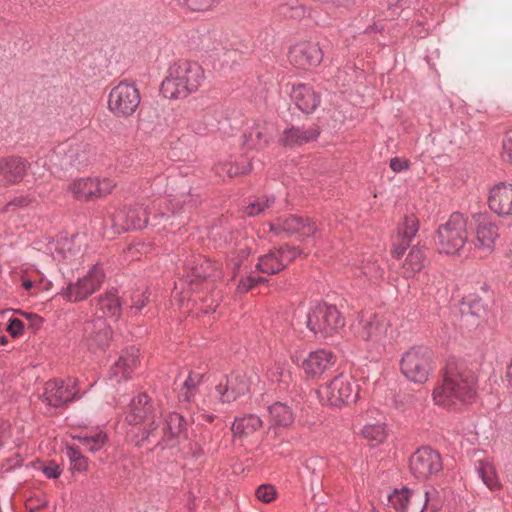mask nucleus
I'll use <instances>...</instances> for the list:
<instances>
[{
    "label": "nucleus",
    "mask_w": 512,
    "mask_h": 512,
    "mask_svg": "<svg viewBox=\"0 0 512 512\" xmlns=\"http://www.w3.org/2000/svg\"><path fill=\"white\" fill-rule=\"evenodd\" d=\"M477 395V377L463 362L449 359L442 382L433 390L435 404L450 408L471 404Z\"/></svg>",
    "instance_id": "1"
},
{
    "label": "nucleus",
    "mask_w": 512,
    "mask_h": 512,
    "mask_svg": "<svg viewBox=\"0 0 512 512\" xmlns=\"http://www.w3.org/2000/svg\"><path fill=\"white\" fill-rule=\"evenodd\" d=\"M204 78V70L198 63L181 60L169 67L160 91L168 99H185L199 89Z\"/></svg>",
    "instance_id": "2"
},
{
    "label": "nucleus",
    "mask_w": 512,
    "mask_h": 512,
    "mask_svg": "<svg viewBox=\"0 0 512 512\" xmlns=\"http://www.w3.org/2000/svg\"><path fill=\"white\" fill-rule=\"evenodd\" d=\"M468 240L467 221L462 213L455 212L438 227L437 247L440 253L460 255Z\"/></svg>",
    "instance_id": "3"
},
{
    "label": "nucleus",
    "mask_w": 512,
    "mask_h": 512,
    "mask_svg": "<svg viewBox=\"0 0 512 512\" xmlns=\"http://www.w3.org/2000/svg\"><path fill=\"white\" fill-rule=\"evenodd\" d=\"M345 320L339 310L326 303L315 305L306 315V326L315 335L328 338L344 327Z\"/></svg>",
    "instance_id": "4"
},
{
    "label": "nucleus",
    "mask_w": 512,
    "mask_h": 512,
    "mask_svg": "<svg viewBox=\"0 0 512 512\" xmlns=\"http://www.w3.org/2000/svg\"><path fill=\"white\" fill-rule=\"evenodd\" d=\"M432 351L422 345L413 346L406 351L400 361L403 375L411 382L425 383L433 369Z\"/></svg>",
    "instance_id": "5"
},
{
    "label": "nucleus",
    "mask_w": 512,
    "mask_h": 512,
    "mask_svg": "<svg viewBox=\"0 0 512 512\" xmlns=\"http://www.w3.org/2000/svg\"><path fill=\"white\" fill-rule=\"evenodd\" d=\"M321 401L333 407L354 403L358 398V386L343 375L334 377L317 391Z\"/></svg>",
    "instance_id": "6"
},
{
    "label": "nucleus",
    "mask_w": 512,
    "mask_h": 512,
    "mask_svg": "<svg viewBox=\"0 0 512 512\" xmlns=\"http://www.w3.org/2000/svg\"><path fill=\"white\" fill-rule=\"evenodd\" d=\"M141 98L133 83L121 81L108 95V109L116 117H129L135 113Z\"/></svg>",
    "instance_id": "7"
},
{
    "label": "nucleus",
    "mask_w": 512,
    "mask_h": 512,
    "mask_svg": "<svg viewBox=\"0 0 512 512\" xmlns=\"http://www.w3.org/2000/svg\"><path fill=\"white\" fill-rule=\"evenodd\" d=\"M90 151V146L86 143L65 142L55 148L50 161L61 170L73 167L79 169L88 164Z\"/></svg>",
    "instance_id": "8"
},
{
    "label": "nucleus",
    "mask_w": 512,
    "mask_h": 512,
    "mask_svg": "<svg viewBox=\"0 0 512 512\" xmlns=\"http://www.w3.org/2000/svg\"><path fill=\"white\" fill-rule=\"evenodd\" d=\"M409 467L414 477L426 480L443 469V462L437 450L430 446H422L411 455Z\"/></svg>",
    "instance_id": "9"
},
{
    "label": "nucleus",
    "mask_w": 512,
    "mask_h": 512,
    "mask_svg": "<svg viewBox=\"0 0 512 512\" xmlns=\"http://www.w3.org/2000/svg\"><path fill=\"white\" fill-rule=\"evenodd\" d=\"M78 394L76 379H53L45 383L41 398L47 405L59 408L77 400Z\"/></svg>",
    "instance_id": "10"
},
{
    "label": "nucleus",
    "mask_w": 512,
    "mask_h": 512,
    "mask_svg": "<svg viewBox=\"0 0 512 512\" xmlns=\"http://www.w3.org/2000/svg\"><path fill=\"white\" fill-rule=\"evenodd\" d=\"M114 187L115 183L109 178L87 177L74 180L69 190L77 200L90 201L110 194Z\"/></svg>",
    "instance_id": "11"
},
{
    "label": "nucleus",
    "mask_w": 512,
    "mask_h": 512,
    "mask_svg": "<svg viewBox=\"0 0 512 512\" xmlns=\"http://www.w3.org/2000/svg\"><path fill=\"white\" fill-rule=\"evenodd\" d=\"M104 278L105 275L102 267L99 264H95L83 278L67 286L64 296L69 301H82L103 284Z\"/></svg>",
    "instance_id": "12"
},
{
    "label": "nucleus",
    "mask_w": 512,
    "mask_h": 512,
    "mask_svg": "<svg viewBox=\"0 0 512 512\" xmlns=\"http://www.w3.org/2000/svg\"><path fill=\"white\" fill-rule=\"evenodd\" d=\"M215 390L221 403L230 404L250 392V381L246 374L233 372L225 375Z\"/></svg>",
    "instance_id": "13"
},
{
    "label": "nucleus",
    "mask_w": 512,
    "mask_h": 512,
    "mask_svg": "<svg viewBox=\"0 0 512 512\" xmlns=\"http://www.w3.org/2000/svg\"><path fill=\"white\" fill-rule=\"evenodd\" d=\"M270 231L275 234L286 233L288 236L300 234L304 237H313L318 231L317 225L310 218L297 215L280 217L270 224Z\"/></svg>",
    "instance_id": "14"
},
{
    "label": "nucleus",
    "mask_w": 512,
    "mask_h": 512,
    "mask_svg": "<svg viewBox=\"0 0 512 512\" xmlns=\"http://www.w3.org/2000/svg\"><path fill=\"white\" fill-rule=\"evenodd\" d=\"M170 184L173 192L170 200L173 214L185 213L197 206L199 202L198 195L192 193V187L188 179L185 177L172 178Z\"/></svg>",
    "instance_id": "15"
},
{
    "label": "nucleus",
    "mask_w": 512,
    "mask_h": 512,
    "mask_svg": "<svg viewBox=\"0 0 512 512\" xmlns=\"http://www.w3.org/2000/svg\"><path fill=\"white\" fill-rule=\"evenodd\" d=\"M288 57L293 66L307 69L321 63L323 52L318 43L304 41L291 47Z\"/></svg>",
    "instance_id": "16"
},
{
    "label": "nucleus",
    "mask_w": 512,
    "mask_h": 512,
    "mask_svg": "<svg viewBox=\"0 0 512 512\" xmlns=\"http://www.w3.org/2000/svg\"><path fill=\"white\" fill-rule=\"evenodd\" d=\"M111 338V328L106 319L96 317L84 323L83 340L92 351L104 349Z\"/></svg>",
    "instance_id": "17"
},
{
    "label": "nucleus",
    "mask_w": 512,
    "mask_h": 512,
    "mask_svg": "<svg viewBox=\"0 0 512 512\" xmlns=\"http://www.w3.org/2000/svg\"><path fill=\"white\" fill-rule=\"evenodd\" d=\"M148 223L146 210L141 206L124 207L113 216V227L118 233L142 229Z\"/></svg>",
    "instance_id": "18"
},
{
    "label": "nucleus",
    "mask_w": 512,
    "mask_h": 512,
    "mask_svg": "<svg viewBox=\"0 0 512 512\" xmlns=\"http://www.w3.org/2000/svg\"><path fill=\"white\" fill-rule=\"evenodd\" d=\"M145 443L152 444L151 450L169 449L166 444V430L163 419L156 415L143 427L140 434L135 435V445L142 447Z\"/></svg>",
    "instance_id": "19"
},
{
    "label": "nucleus",
    "mask_w": 512,
    "mask_h": 512,
    "mask_svg": "<svg viewBox=\"0 0 512 512\" xmlns=\"http://www.w3.org/2000/svg\"><path fill=\"white\" fill-rule=\"evenodd\" d=\"M361 330L359 336L362 340L370 342L375 349L384 346L388 323L382 317L371 314L360 321Z\"/></svg>",
    "instance_id": "20"
},
{
    "label": "nucleus",
    "mask_w": 512,
    "mask_h": 512,
    "mask_svg": "<svg viewBox=\"0 0 512 512\" xmlns=\"http://www.w3.org/2000/svg\"><path fill=\"white\" fill-rule=\"evenodd\" d=\"M336 356L328 350L317 349L311 351L308 356L302 361L301 368L310 377H319L326 370L334 366Z\"/></svg>",
    "instance_id": "21"
},
{
    "label": "nucleus",
    "mask_w": 512,
    "mask_h": 512,
    "mask_svg": "<svg viewBox=\"0 0 512 512\" xmlns=\"http://www.w3.org/2000/svg\"><path fill=\"white\" fill-rule=\"evenodd\" d=\"M158 415L151 399L145 393L138 394L129 404L125 420L129 425H137Z\"/></svg>",
    "instance_id": "22"
},
{
    "label": "nucleus",
    "mask_w": 512,
    "mask_h": 512,
    "mask_svg": "<svg viewBox=\"0 0 512 512\" xmlns=\"http://www.w3.org/2000/svg\"><path fill=\"white\" fill-rule=\"evenodd\" d=\"M489 208L500 216H512V184L500 182L491 190Z\"/></svg>",
    "instance_id": "23"
},
{
    "label": "nucleus",
    "mask_w": 512,
    "mask_h": 512,
    "mask_svg": "<svg viewBox=\"0 0 512 512\" xmlns=\"http://www.w3.org/2000/svg\"><path fill=\"white\" fill-rule=\"evenodd\" d=\"M320 135L318 126L286 128L279 138V142L285 147H298L315 141Z\"/></svg>",
    "instance_id": "24"
},
{
    "label": "nucleus",
    "mask_w": 512,
    "mask_h": 512,
    "mask_svg": "<svg viewBox=\"0 0 512 512\" xmlns=\"http://www.w3.org/2000/svg\"><path fill=\"white\" fill-rule=\"evenodd\" d=\"M274 134V124L266 121H257L254 125L244 134V145L247 149L262 150Z\"/></svg>",
    "instance_id": "25"
},
{
    "label": "nucleus",
    "mask_w": 512,
    "mask_h": 512,
    "mask_svg": "<svg viewBox=\"0 0 512 512\" xmlns=\"http://www.w3.org/2000/svg\"><path fill=\"white\" fill-rule=\"evenodd\" d=\"M461 320L467 326H477L487 315V305L476 295H469L460 303Z\"/></svg>",
    "instance_id": "26"
},
{
    "label": "nucleus",
    "mask_w": 512,
    "mask_h": 512,
    "mask_svg": "<svg viewBox=\"0 0 512 512\" xmlns=\"http://www.w3.org/2000/svg\"><path fill=\"white\" fill-rule=\"evenodd\" d=\"M291 98L295 105L303 113H313L321 103L320 95L307 84L294 85L291 91Z\"/></svg>",
    "instance_id": "27"
},
{
    "label": "nucleus",
    "mask_w": 512,
    "mask_h": 512,
    "mask_svg": "<svg viewBox=\"0 0 512 512\" xmlns=\"http://www.w3.org/2000/svg\"><path fill=\"white\" fill-rule=\"evenodd\" d=\"M164 421L166 430V444L169 449L178 446L181 441L187 439V421L181 414L172 412Z\"/></svg>",
    "instance_id": "28"
},
{
    "label": "nucleus",
    "mask_w": 512,
    "mask_h": 512,
    "mask_svg": "<svg viewBox=\"0 0 512 512\" xmlns=\"http://www.w3.org/2000/svg\"><path fill=\"white\" fill-rule=\"evenodd\" d=\"M28 162L21 157H8L0 159V177L7 184L19 183L26 174Z\"/></svg>",
    "instance_id": "29"
},
{
    "label": "nucleus",
    "mask_w": 512,
    "mask_h": 512,
    "mask_svg": "<svg viewBox=\"0 0 512 512\" xmlns=\"http://www.w3.org/2000/svg\"><path fill=\"white\" fill-rule=\"evenodd\" d=\"M122 303L118 295V290L112 288L105 294L99 296L96 304V313L99 314L97 317L103 319L109 318L117 321L121 316Z\"/></svg>",
    "instance_id": "30"
},
{
    "label": "nucleus",
    "mask_w": 512,
    "mask_h": 512,
    "mask_svg": "<svg viewBox=\"0 0 512 512\" xmlns=\"http://www.w3.org/2000/svg\"><path fill=\"white\" fill-rule=\"evenodd\" d=\"M476 247L480 249H491L495 240L499 237L497 226L488 216L479 214L476 216Z\"/></svg>",
    "instance_id": "31"
},
{
    "label": "nucleus",
    "mask_w": 512,
    "mask_h": 512,
    "mask_svg": "<svg viewBox=\"0 0 512 512\" xmlns=\"http://www.w3.org/2000/svg\"><path fill=\"white\" fill-rule=\"evenodd\" d=\"M191 276V282L196 280L204 281L207 279H218L222 276V271L218 264L212 262L205 256H197L189 263Z\"/></svg>",
    "instance_id": "32"
},
{
    "label": "nucleus",
    "mask_w": 512,
    "mask_h": 512,
    "mask_svg": "<svg viewBox=\"0 0 512 512\" xmlns=\"http://www.w3.org/2000/svg\"><path fill=\"white\" fill-rule=\"evenodd\" d=\"M139 350L135 347L126 349L119 357L118 361L111 367V378L117 381L127 380L130 378L131 372L137 366Z\"/></svg>",
    "instance_id": "33"
},
{
    "label": "nucleus",
    "mask_w": 512,
    "mask_h": 512,
    "mask_svg": "<svg viewBox=\"0 0 512 512\" xmlns=\"http://www.w3.org/2000/svg\"><path fill=\"white\" fill-rule=\"evenodd\" d=\"M47 251L51 254L54 260L62 261L77 255L79 249L75 245V236H72L70 238L61 237L59 239L49 241L47 244Z\"/></svg>",
    "instance_id": "34"
},
{
    "label": "nucleus",
    "mask_w": 512,
    "mask_h": 512,
    "mask_svg": "<svg viewBox=\"0 0 512 512\" xmlns=\"http://www.w3.org/2000/svg\"><path fill=\"white\" fill-rule=\"evenodd\" d=\"M262 426L263 421L259 416L255 414H246L234 419L231 431L234 437L245 438L254 434Z\"/></svg>",
    "instance_id": "35"
},
{
    "label": "nucleus",
    "mask_w": 512,
    "mask_h": 512,
    "mask_svg": "<svg viewBox=\"0 0 512 512\" xmlns=\"http://www.w3.org/2000/svg\"><path fill=\"white\" fill-rule=\"evenodd\" d=\"M269 414L272 425L288 426L294 421V412L286 403L275 402L269 406Z\"/></svg>",
    "instance_id": "36"
},
{
    "label": "nucleus",
    "mask_w": 512,
    "mask_h": 512,
    "mask_svg": "<svg viewBox=\"0 0 512 512\" xmlns=\"http://www.w3.org/2000/svg\"><path fill=\"white\" fill-rule=\"evenodd\" d=\"M281 261L282 259H279L277 251H270L259 258L256 268L266 274H276L286 267V263Z\"/></svg>",
    "instance_id": "37"
},
{
    "label": "nucleus",
    "mask_w": 512,
    "mask_h": 512,
    "mask_svg": "<svg viewBox=\"0 0 512 512\" xmlns=\"http://www.w3.org/2000/svg\"><path fill=\"white\" fill-rule=\"evenodd\" d=\"M203 378L202 374L190 373L182 384L178 393V398L182 402H191L198 392V386Z\"/></svg>",
    "instance_id": "38"
},
{
    "label": "nucleus",
    "mask_w": 512,
    "mask_h": 512,
    "mask_svg": "<svg viewBox=\"0 0 512 512\" xmlns=\"http://www.w3.org/2000/svg\"><path fill=\"white\" fill-rule=\"evenodd\" d=\"M73 438L78 440L79 443L90 452L99 451L107 440L106 434L101 431L94 434L80 433L74 435Z\"/></svg>",
    "instance_id": "39"
},
{
    "label": "nucleus",
    "mask_w": 512,
    "mask_h": 512,
    "mask_svg": "<svg viewBox=\"0 0 512 512\" xmlns=\"http://www.w3.org/2000/svg\"><path fill=\"white\" fill-rule=\"evenodd\" d=\"M476 471L483 483L490 489L494 490L499 487V480L495 467L488 461H478Z\"/></svg>",
    "instance_id": "40"
},
{
    "label": "nucleus",
    "mask_w": 512,
    "mask_h": 512,
    "mask_svg": "<svg viewBox=\"0 0 512 512\" xmlns=\"http://www.w3.org/2000/svg\"><path fill=\"white\" fill-rule=\"evenodd\" d=\"M424 263L425 256L423 254V251L419 247L414 246L408 253L403 264V268L405 269L408 275H412L417 272H420L424 268Z\"/></svg>",
    "instance_id": "41"
},
{
    "label": "nucleus",
    "mask_w": 512,
    "mask_h": 512,
    "mask_svg": "<svg viewBox=\"0 0 512 512\" xmlns=\"http://www.w3.org/2000/svg\"><path fill=\"white\" fill-rule=\"evenodd\" d=\"M275 202L273 195L256 197L245 207L244 212L248 216H257L263 213L267 208L271 207Z\"/></svg>",
    "instance_id": "42"
},
{
    "label": "nucleus",
    "mask_w": 512,
    "mask_h": 512,
    "mask_svg": "<svg viewBox=\"0 0 512 512\" xmlns=\"http://www.w3.org/2000/svg\"><path fill=\"white\" fill-rule=\"evenodd\" d=\"M410 491L408 488L403 487L400 490H395L389 495L388 501L391 507L397 512H407L409 503Z\"/></svg>",
    "instance_id": "43"
},
{
    "label": "nucleus",
    "mask_w": 512,
    "mask_h": 512,
    "mask_svg": "<svg viewBox=\"0 0 512 512\" xmlns=\"http://www.w3.org/2000/svg\"><path fill=\"white\" fill-rule=\"evenodd\" d=\"M279 12L285 17L301 19L305 16L306 9L298 0H288L279 6Z\"/></svg>",
    "instance_id": "44"
},
{
    "label": "nucleus",
    "mask_w": 512,
    "mask_h": 512,
    "mask_svg": "<svg viewBox=\"0 0 512 512\" xmlns=\"http://www.w3.org/2000/svg\"><path fill=\"white\" fill-rule=\"evenodd\" d=\"M419 230V222L415 215H406L398 227V237L413 239Z\"/></svg>",
    "instance_id": "45"
},
{
    "label": "nucleus",
    "mask_w": 512,
    "mask_h": 512,
    "mask_svg": "<svg viewBox=\"0 0 512 512\" xmlns=\"http://www.w3.org/2000/svg\"><path fill=\"white\" fill-rule=\"evenodd\" d=\"M66 455L70 460L72 471L83 472L87 469V459L82 455L79 448L67 446Z\"/></svg>",
    "instance_id": "46"
},
{
    "label": "nucleus",
    "mask_w": 512,
    "mask_h": 512,
    "mask_svg": "<svg viewBox=\"0 0 512 512\" xmlns=\"http://www.w3.org/2000/svg\"><path fill=\"white\" fill-rule=\"evenodd\" d=\"M151 293L148 290L145 291H134L131 296V305H130V313L132 315H138L141 313L142 309L147 305L150 301Z\"/></svg>",
    "instance_id": "47"
},
{
    "label": "nucleus",
    "mask_w": 512,
    "mask_h": 512,
    "mask_svg": "<svg viewBox=\"0 0 512 512\" xmlns=\"http://www.w3.org/2000/svg\"><path fill=\"white\" fill-rule=\"evenodd\" d=\"M363 436L376 444L382 443L386 438L385 427L383 424H367L362 429Z\"/></svg>",
    "instance_id": "48"
},
{
    "label": "nucleus",
    "mask_w": 512,
    "mask_h": 512,
    "mask_svg": "<svg viewBox=\"0 0 512 512\" xmlns=\"http://www.w3.org/2000/svg\"><path fill=\"white\" fill-rule=\"evenodd\" d=\"M179 5L186 6L192 11H206L213 7L218 0H175Z\"/></svg>",
    "instance_id": "49"
},
{
    "label": "nucleus",
    "mask_w": 512,
    "mask_h": 512,
    "mask_svg": "<svg viewBox=\"0 0 512 512\" xmlns=\"http://www.w3.org/2000/svg\"><path fill=\"white\" fill-rule=\"evenodd\" d=\"M279 256V259H282L281 262L290 263L294 259H296L300 254L301 250L298 247L283 245L278 250H276Z\"/></svg>",
    "instance_id": "50"
},
{
    "label": "nucleus",
    "mask_w": 512,
    "mask_h": 512,
    "mask_svg": "<svg viewBox=\"0 0 512 512\" xmlns=\"http://www.w3.org/2000/svg\"><path fill=\"white\" fill-rule=\"evenodd\" d=\"M255 494L260 501L269 503L275 499L277 492L273 485L262 484L256 489Z\"/></svg>",
    "instance_id": "51"
},
{
    "label": "nucleus",
    "mask_w": 512,
    "mask_h": 512,
    "mask_svg": "<svg viewBox=\"0 0 512 512\" xmlns=\"http://www.w3.org/2000/svg\"><path fill=\"white\" fill-rule=\"evenodd\" d=\"M252 169L251 164L248 163L246 166L240 167L238 164H232V163H224L222 164L218 171H224L228 174L229 177L242 175L250 172Z\"/></svg>",
    "instance_id": "52"
},
{
    "label": "nucleus",
    "mask_w": 512,
    "mask_h": 512,
    "mask_svg": "<svg viewBox=\"0 0 512 512\" xmlns=\"http://www.w3.org/2000/svg\"><path fill=\"white\" fill-rule=\"evenodd\" d=\"M362 273L370 280H374L382 277L383 269L377 261L367 262L362 266Z\"/></svg>",
    "instance_id": "53"
},
{
    "label": "nucleus",
    "mask_w": 512,
    "mask_h": 512,
    "mask_svg": "<svg viewBox=\"0 0 512 512\" xmlns=\"http://www.w3.org/2000/svg\"><path fill=\"white\" fill-rule=\"evenodd\" d=\"M267 279L264 277H254V276H247L246 278H243L239 284H238V291L241 293L248 292L253 287L257 286L260 283L266 282Z\"/></svg>",
    "instance_id": "54"
},
{
    "label": "nucleus",
    "mask_w": 512,
    "mask_h": 512,
    "mask_svg": "<svg viewBox=\"0 0 512 512\" xmlns=\"http://www.w3.org/2000/svg\"><path fill=\"white\" fill-rule=\"evenodd\" d=\"M364 18L366 19L367 25H356L360 33L371 34L374 32H380L384 29V26L381 23L377 24L374 21V17H369V13H367Z\"/></svg>",
    "instance_id": "55"
},
{
    "label": "nucleus",
    "mask_w": 512,
    "mask_h": 512,
    "mask_svg": "<svg viewBox=\"0 0 512 512\" xmlns=\"http://www.w3.org/2000/svg\"><path fill=\"white\" fill-rule=\"evenodd\" d=\"M411 239L405 237H398L393 243L392 254L395 258H400L406 249L410 246Z\"/></svg>",
    "instance_id": "56"
},
{
    "label": "nucleus",
    "mask_w": 512,
    "mask_h": 512,
    "mask_svg": "<svg viewBox=\"0 0 512 512\" xmlns=\"http://www.w3.org/2000/svg\"><path fill=\"white\" fill-rule=\"evenodd\" d=\"M24 328V324L20 319L13 318L9 321L7 326V331L10 333L12 337H18L22 334Z\"/></svg>",
    "instance_id": "57"
},
{
    "label": "nucleus",
    "mask_w": 512,
    "mask_h": 512,
    "mask_svg": "<svg viewBox=\"0 0 512 512\" xmlns=\"http://www.w3.org/2000/svg\"><path fill=\"white\" fill-rule=\"evenodd\" d=\"M390 168L394 172H401L408 168V162L406 160L395 157L390 160Z\"/></svg>",
    "instance_id": "58"
},
{
    "label": "nucleus",
    "mask_w": 512,
    "mask_h": 512,
    "mask_svg": "<svg viewBox=\"0 0 512 512\" xmlns=\"http://www.w3.org/2000/svg\"><path fill=\"white\" fill-rule=\"evenodd\" d=\"M43 473L48 478H58L61 474L60 468L56 464H50L43 468Z\"/></svg>",
    "instance_id": "59"
},
{
    "label": "nucleus",
    "mask_w": 512,
    "mask_h": 512,
    "mask_svg": "<svg viewBox=\"0 0 512 512\" xmlns=\"http://www.w3.org/2000/svg\"><path fill=\"white\" fill-rule=\"evenodd\" d=\"M192 130L199 135H204L210 131V127L207 123H202L200 121H193L191 123Z\"/></svg>",
    "instance_id": "60"
},
{
    "label": "nucleus",
    "mask_w": 512,
    "mask_h": 512,
    "mask_svg": "<svg viewBox=\"0 0 512 512\" xmlns=\"http://www.w3.org/2000/svg\"><path fill=\"white\" fill-rule=\"evenodd\" d=\"M25 316L29 320L30 325L32 326V328L34 330H37L41 327V325L43 323L42 317H40L37 314H33V313H25Z\"/></svg>",
    "instance_id": "61"
},
{
    "label": "nucleus",
    "mask_w": 512,
    "mask_h": 512,
    "mask_svg": "<svg viewBox=\"0 0 512 512\" xmlns=\"http://www.w3.org/2000/svg\"><path fill=\"white\" fill-rule=\"evenodd\" d=\"M31 200L28 197L19 196L7 203V208L11 206L24 207L27 206Z\"/></svg>",
    "instance_id": "62"
},
{
    "label": "nucleus",
    "mask_w": 512,
    "mask_h": 512,
    "mask_svg": "<svg viewBox=\"0 0 512 512\" xmlns=\"http://www.w3.org/2000/svg\"><path fill=\"white\" fill-rule=\"evenodd\" d=\"M503 157H506L508 161L512 162V138L503 142Z\"/></svg>",
    "instance_id": "63"
},
{
    "label": "nucleus",
    "mask_w": 512,
    "mask_h": 512,
    "mask_svg": "<svg viewBox=\"0 0 512 512\" xmlns=\"http://www.w3.org/2000/svg\"><path fill=\"white\" fill-rule=\"evenodd\" d=\"M504 381L506 382L507 388L512 391V359L507 364Z\"/></svg>",
    "instance_id": "64"
}]
</instances>
